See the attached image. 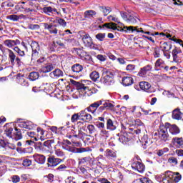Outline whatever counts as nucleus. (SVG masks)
Instances as JSON below:
<instances>
[{
	"instance_id": "obj_1",
	"label": "nucleus",
	"mask_w": 183,
	"mask_h": 183,
	"mask_svg": "<svg viewBox=\"0 0 183 183\" xmlns=\"http://www.w3.org/2000/svg\"><path fill=\"white\" fill-rule=\"evenodd\" d=\"M114 105L109 102V100L102 99L99 101L91 104L86 110L91 114H97V112H104V111H113Z\"/></svg>"
},
{
	"instance_id": "obj_2",
	"label": "nucleus",
	"mask_w": 183,
	"mask_h": 183,
	"mask_svg": "<svg viewBox=\"0 0 183 183\" xmlns=\"http://www.w3.org/2000/svg\"><path fill=\"white\" fill-rule=\"evenodd\" d=\"M79 34L80 35L81 41L86 48H89L90 49H94V51H99L98 44L94 43V40L89 34L85 32L84 30H81L79 31Z\"/></svg>"
},
{
	"instance_id": "obj_3",
	"label": "nucleus",
	"mask_w": 183,
	"mask_h": 183,
	"mask_svg": "<svg viewBox=\"0 0 183 183\" xmlns=\"http://www.w3.org/2000/svg\"><path fill=\"white\" fill-rule=\"evenodd\" d=\"M70 82L71 85H74V86H76L79 92H82V94H84V95L86 97H92V95H94L98 92V89L95 88L89 89V87L86 86L85 84L74 79H70Z\"/></svg>"
},
{
	"instance_id": "obj_4",
	"label": "nucleus",
	"mask_w": 183,
	"mask_h": 183,
	"mask_svg": "<svg viewBox=\"0 0 183 183\" xmlns=\"http://www.w3.org/2000/svg\"><path fill=\"white\" fill-rule=\"evenodd\" d=\"M101 84L103 85H112L115 84V79H114V72L111 70H104L100 79Z\"/></svg>"
},
{
	"instance_id": "obj_5",
	"label": "nucleus",
	"mask_w": 183,
	"mask_h": 183,
	"mask_svg": "<svg viewBox=\"0 0 183 183\" xmlns=\"http://www.w3.org/2000/svg\"><path fill=\"white\" fill-rule=\"evenodd\" d=\"M167 125H171L169 123H166L165 125L162 124L159 126L158 129L159 132V138L161 141L164 142H167V141H169V134H168V127Z\"/></svg>"
},
{
	"instance_id": "obj_6",
	"label": "nucleus",
	"mask_w": 183,
	"mask_h": 183,
	"mask_svg": "<svg viewBox=\"0 0 183 183\" xmlns=\"http://www.w3.org/2000/svg\"><path fill=\"white\" fill-rule=\"evenodd\" d=\"M7 52L9 54V61L11 63V65H17V66H21L22 65V60L19 56H16V54L11 49H7Z\"/></svg>"
},
{
	"instance_id": "obj_7",
	"label": "nucleus",
	"mask_w": 183,
	"mask_h": 183,
	"mask_svg": "<svg viewBox=\"0 0 183 183\" xmlns=\"http://www.w3.org/2000/svg\"><path fill=\"white\" fill-rule=\"evenodd\" d=\"M30 46L32 49L31 52V61H36V59H38L39 56V43H38L36 41H32L30 44Z\"/></svg>"
},
{
	"instance_id": "obj_8",
	"label": "nucleus",
	"mask_w": 183,
	"mask_h": 183,
	"mask_svg": "<svg viewBox=\"0 0 183 183\" xmlns=\"http://www.w3.org/2000/svg\"><path fill=\"white\" fill-rule=\"evenodd\" d=\"M61 162H64V160L60 158H56L54 155H51L47 158L48 168H55V167H58Z\"/></svg>"
},
{
	"instance_id": "obj_9",
	"label": "nucleus",
	"mask_w": 183,
	"mask_h": 183,
	"mask_svg": "<svg viewBox=\"0 0 183 183\" xmlns=\"http://www.w3.org/2000/svg\"><path fill=\"white\" fill-rule=\"evenodd\" d=\"M66 151H69V152H72L73 154H84V152H88L89 151V147L76 148L75 147L67 146L66 147Z\"/></svg>"
},
{
	"instance_id": "obj_10",
	"label": "nucleus",
	"mask_w": 183,
	"mask_h": 183,
	"mask_svg": "<svg viewBox=\"0 0 183 183\" xmlns=\"http://www.w3.org/2000/svg\"><path fill=\"white\" fill-rule=\"evenodd\" d=\"M43 26L44 29L49 31V34L51 35H56L58 34V29L56 28L58 25L54 24L52 23H43Z\"/></svg>"
},
{
	"instance_id": "obj_11",
	"label": "nucleus",
	"mask_w": 183,
	"mask_h": 183,
	"mask_svg": "<svg viewBox=\"0 0 183 183\" xmlns=\"http://www.w3.org/2000/svg\"><path fill=\"white\" fill-rule=\"evenodd\" d=\"M4 46H6V48H10L14 49L15 46H17V45H21V41L19 39H15V40L6 39L4 41Z\"/></svg>"
},
{
	"instance_id": "obj_12",
	"label": "nucleus",
	"mask_w": 183,
	"mask_h": 183,
	"mask_svg": "<svg viewBox=\"0 0 183 183\" xmlns=\"http://www.w3.org/2000/svg\"><path fill=\"white\" fill-rule=\"evenodd\" d=\"M73 50L77 54L78 56L80 58H85V56H89V61H92V56L88 54V52L85 51L83 49L81 48H73Z\"/></svg>"
},
{
	"instance_id": "obj_13",
	"label": "nucleus",
	"mask_w": 183,
	"mask_h": 183,
	"mask_svg": "<svg viewBox=\"0 0 183 183\" xmlns=\"http://www.w3.org/2000/svg\"><path fill=\"white\" fill-rule=\"evenodd\" d=\"M32 158L36 164H39L40 165H44V164H45V161H46V157L44 154H34L32 156Z\"/></svg>"
},
{
	"instance_id": "obj_14",
	"label": "nucleus",
	"mask_w": 183,
	"mask_h": 183,
	"mask_svg": "<svg viewBox=\"0 0 183 183\" xmlns=\"http://www.w3.org/2000/svg\"><path fill=\"white\" fill-rule=\"evenodd\" d=\"M16 79L18 84H19L24 88H28V86H29V82L25 79V77L24 75L21 74V73H19L16 75Z\"/></svg>"
},
{
	"instance_id": "obj_15",
	"label": "nucleus",
	"mask_w": 183,
	"mask_h": 183,
	"mask_svg": "<svg viewBox=\"0 0 183 183\" xmlns=\"http://www.w3.org/2000/svg\"><path fill=\"white\" fill-rule=\"evenodd\" d=\"M80 121L84 122H91L92 121V115L86 113L85 110L80 111Z\"/></svg>"
},
{
	"instance_id": "obj_16",
	"label": "nucleus",
	"mask_w": 183,
	"mask_h": 183,
	"mask_svg": "<svg viewBox=\"0 0 183 183\" xmlns=\"http://www.w3.org/2000/svg\"><path fill=\"white\" fill-rule=\"evenodd\" d=\"M131 139H132V136H129V134L127 132H123V134H122L119 138V141L124 145H127Z\"/></svg>"
},
{
	"instance_id": "obj_17",
	"label": "nucleus",
	"mask_w": 183,
	"mask_h": 183,
	"mask_svg": "<svg viewBox=\"0 0 183 183\" xmlns=\"http://www.w3.org/2000/svg\"><path fill=\"white\" fill-rule=\"evenodd\" d=\"M119 32H127L129 34H134V32H138V26H124L122 29H118Z\"/></svg>"
},
{
	"instance_id": "obj_18",
	"label": "nucleus",
	"mask_w": 183,
	"mask_h": 183,
	"mask_svg": "<svg viewBox=\"0 0 183 183\" xmlns=\"http://www.w3.org/2000/svg\"><path fill=\"white\" fill-rule=\"evenodd\" d=\"M118 128V122L112 121L111 119H107V129L110 131H115Z\"/></svg>"
},
{
	"instance_id": "obj_19",
	"label": "nucleus",
	"mask_w": 183,
	"mask_h": 183,
	"mask_svg": "<svg viewBox=\"0 0 183 183\" xmlns=\"http://www.w3.org/2000/svg\"><path fill=\"white\" fill-rule=\"evenodd\" d=\"M71 71L74 75H81V72L84 71V66L76 63L71 66Z\"/></svg>"
},
{
	"instance_id": "obj_20",
	"label": "nucleus",
	"mask_w": 183,
	"mask_h": 183,
	"mask_svg": "<svg viewBox=\"0 0 183 183\" xmlns=\"http://www.w3.org/2000/svg\"><path fill=\"white\" fill-rule=\"evenodd\" d=\"M16 11L19 12H24L25 14H28V12H35V9L34 8H27L22 5H16L15 6Z\"/></svg>"
},
{
	"instance_id": "obj_21",
	"label": "nucleus",
	"mask_w": 183,
	"mask_h": 183,
	"mask_svg": "<svg viewBox=\"0 0 183 183\" xmlns=\"http://www.w3.org/2000/svg\"><path fill=\"white\" fill-rule=\"evenodd\" d=\"M140 145L143 149H147L148 148V145H149V139L148 138V135L144 134L143 137L139 139Z\"/></svg>"
},
{
	"instance_id": "obj_22",
	"label": "nucleus",
	"mask_w": 183,
	"mask_h": 183,
	"mask_svg": "<svg viewBox=\"0 0 183 183\" xmlns=\"http://www.w3.org/2000/svg\"><path fill=\"white\" fill-rule=\"evenodd\" d=\"M7 19L10 21H13V22H18L19 19H26V16L24 14L16 15V14H11L7 16Z\"/></svg>"
},
{
	"instance_id": "obj_23",
	"label": "nucleus",
	"mask_w": 183,
	"mask_h": 183,
	"mask_svg": "<svg viewBox=\"0 0 183 183\" xmlns=\"http://www.w3.org/2000/svg\"><path fill=\"white\" fill-rule=\"evenodd\" d=\"M49 76L54 79L61 78V76H64V71L59 69H56L54 71L49 73Z\"/></svg>"
},
{
	"instance_id": "obj_24",
	"label": "nucleus",
	"mask_w": 183,
	"mask_h": 183,
	"mask_svg": "<svg viewBox=\"0 0 183 183\" xmlns=\"http://www.w3.org/2000/svg\"><path fill=\"white\" fill-rule=\"evenodd\" d=\"M20 128H25L26 129H34L35 124L32 122H22L19 124Z\"/></svg>"
},
{
	"instance_id": "obj_25",
	"label": "nucleus",
	"mask_w": 183,
	"mask_h": 183,
	"mask_svg": "<svg viewBox=\"0 0 183 183\" xmlns=\"http://www.w3.org/2000/svg\"><path fill=\"white\" fill-rule=\"evenodd\" d=\"M172 175H171V171H167L164 172V175L161 181L162 183H172Z\"/></svg>"
},
{
	"instance_id": "obj_26",
	"label": "nucleus",
	"mask_w": 183,
	"mask_h": 183,
	"mask_svg": "<svg viewBox=\"0 0 183 183\" xmlns=\"http://www.w3.org/2000/svg\"><path fill=\"white\" fill-rule=\"evenodd\" d=\"M139 86L142 91H144V92H151V84L147 81H140Z\"/></svg>"
},
{
	"instance_id": "obj_27",
	"label": "nucleus",
	"mask_w": 183,
	"mask_h": 183,
	"mask_svg": "<svg viewBox=\"0 0 183 183\" xmlns=\"http://www.w3.org/2000/svg\"><path fill=\"white\" fill-rule=\"evenodd\" d=\"M122 84L124 86H131L134 84V79L131 76H124L122 79Z\"/></svg>"
},
{
	"instance_id": "obj_28",
	"label": "nucleus",
	"mask_w": 183,
	"mask_h": 183,
	"mask_svg": "<svg viewBox=\"0 0 183 183\" xmlns=\"http://www.w3.org/2000/svg\"><path fill=\"white\" fill-rule=\"evenodd\" d=\"M170 175H172V183H178L180 179H182V175L179 172H172L170 171Z\"/></svg>"
},
{
	"instance_id": "obj_29",
	"label": "nucleus",
	"mask_w": 183,
	"mask_h": 183,
	"mask_svg": "<svg viewBox=\"0 0 183 183\" xmlns=\"http://www.w3.org/2000/svg\"><path fill=\"white\" fill-rule=\"evenodd\" d=\"M44 152L52 151V140H46L43 143Z\"/></svg>"
},
{
	"instance_id": "obj_30",
	"label": "nucleus",
	"mask_w": 183,
	"mask_h": 183,
	"mask_svg": "<svg viewBox=\"0 0 183 183\" xmlns=\"http://www.w3.org/2000/svg\"><path fill=\"white\" fill-rule=\"evenodd\" d=\"M31 143L34 144V149H36L37 152H44V143L41 142H35L32 141H31Z\"/></svg>"
},
{
	"instance_id": "obj_31",
	"label": "nucleus",
	"mask_w": 183,
	"mask_h": 183,
	"mask_svg": "<svg viewBox=\"0 0 183 183\" xmlns=\"http://www.w3.org/2000/svg\"><path fill=\"white\" fill-rule=\"evenodd\" d=\"M43 12L44 14H46L47 15H49V14H57V15H59V12H58V10L55 8H52L51 6H46L43 8Z\"/></svg>"
},
{
	"instance_id": "obj_32",
	"label": "nucleus",
	"mask_w": 183,
	"mask_h": 183,
	"mask_svg": "<svg viewBox=\"0 0 183 183\" xmlns=\"http://www.w3.org/2000/svg\"><path fill=\"white\" fill-rule=\"evenodd\" d=\"M172 142L174 145H177L178 148H183V138L182 137H174L172 139Z\"/></svg>"
},
{
	"instance_id": "obj_33",
	"label": "nucleus",
	"mask_w": 183,
	"mask_h": 183,
	"mask_svg": "<svg viewBox=\"0 0 183 183\" xmlns=\"http://www.w3.org/2000/svg\"><path fill=\"white\" fill-rule=\"evenodd\" d=\"M151 69H152V67L149 64L146 66H144L139 71V76H142V78H144V76L147 75V72H148L149 71H151Z\"/></svg>"
},
{
	"instance_id": "obj_34",
	"label": "nucleus",
	"mask_w": 183,
	"mask_h": 183,
	"mask_svg": "<svg viewBox=\"0 0 183 183\" xmlns=\"http://www.w3.org/2000/svg\"><path fill=\"white\" fill-rule=\"evenodd\" d=\"M182 114V112H181V110L179 109H175L172 112V117L173 118V119H177V121H179L180 119H182V117L181 116Z\"/></svg>"
},
{
	"instance_id": "obj_35",
	"label": "nucleus",
	"mask_w": 183,
	"mask_h": 183,
	"mask_svg": "<svg viewBox=\"0 0 183 183\" xmlns=\"http://www.w3.org/2000/svg\"><path fill=\"white\" fill-rule=\"evenodd\" d=\"M54 69V64L51 63H48L45 66H44L41 69V72H43V74H48V72H51V71H53Z\"/></svg>"
},
{
	"instance_id": "obj_36",
	"label": "nucleus",
	"mask_w": 183,
	"mask_h": 183,
	"mask_svg": "<svg viewBox=\"0 0 183 183\" xmlns=\"http://www.w3.org/2000/svg\"><path fill=\"white\" fill-rule=\"evenodd\" d=\"M14 129L16 132L13 133V139H15V141L22 139V132H21V129L15 127Z\"/></svg>"
},
{
	"instance_id": "obj_37",
	"label": "nucleus",
	"mask_w": 183,
	"mask_h": 183,
	"mask_svg": "<svg viewBox=\"0 0 183 183\" xmlns=\"http://www.w3.org/2000/svg\"><path fill=\"white\" fill-rule=\"evenodd\" d=\"M169 131L172 135H178L179 132H181V130L179 129V127L177 126L176 124L170 125Z\"/></svg>"
},
{
	"instance_id": "obj_38",
	"label": "nucleus",
	"mask_w": 183,
	"mask_h": 183,
	"mask_svg": "<svg viewBox=\"0 0 183 183\" xmlns=\"http://www.w3.org/2000/svg\"><path fill=\"white\" fill-rule=\"evenodd\" d=\"M117 25V23L109 22L103 24L102 28H107V29H112L113 31H117V29H118Z\"/></svg>"
},
{
	"instance_id": "obj_39",
	"label": "nucleus",
	"mask_w": 183,
	"mask_h": 183,
	"mask_svg": "<svg viewBox=\"0 0 183 183\" xmlns=\"http://www.w3.org/2000/svg\"><path fill=\"white\" fill-rule=\"evenodd\" d=\"M91 161V157H86L78 159V165H88Z\"/></svg>"
},
{
	"instance_id": "obj_40",
	"label": "nucleus",
	"mask_w": 183,
	"mask_h": 183,
	"mask_svg": "<svg viewBox=\"0 0 183 183\" xmlns=\"http://www.w3.org/2000/svg\"><path fill=\"white\" fill-rule=\"evenodd\" d=\"M99 10L103 12L104 14V16H107L109 15V14H111V12L112 11V9H111V7L109 6H99Z\"/></svg>"
},
{
	"instance_id": "obj_41",
	"label": "nucleus",
	"mask_w": 183,
	"mask_h": 183,
	"mask_svg": "<svg viewBox=\"0 0 183 183\" xmlns=\"http://www.w3.org/2000/svg\"><path fill=\"white\" fill-rule=\"evenodd\" d=\"M97 15V11L94 10H86L84 12V18L86 19H91V18H94Z\"/></svg>"
},
{
	"instance_id": "obj_42",
	"label": "nucleus",
	"mask_w": 183,
	"mask_h": 183,
	"mask_svg": "<svg viewBox=\"0 0 183 183\" xmlns=\"http://www.w3.org/2000/svg\"><path fill=\"white\" fill-rule=\"evenodd\" d=\"M54 24H59L60 26H62V28H65L66 26V21L65 19L56 17V19L54 21Z\"/></svg>"
},
{
	"instance_id": "obj_43",
	"label": "nucleus",
	"mask_w": 183,
	"mask_h": 183,
	"mask_svg": "<svg viewBox=\"0 0 183 183\" xmlns=\"http://www.w3.org/2000/svg\"><path fill=\"white\" fill-rule=\"evenodd\" d=\"M89 77L94 82H97L99 79V72L94 71L89 74Z\"/></svg>"
},
{
	"instance_id": "obj_44",
	"label": "nucleus",
	"mask_w": 183,
	"mask_h": 183,
	"mask_svg": "<svg viewBox=\"0 0 183 183\" xmlns=\"http://www.w3.org/2000/svg\"><path fill=\"white\" fill-rule=\"evenodd\" d=\"M106 157L109 159H114V158H117V153L108 149L106 150Z\"/></svg>"
},
{
	"instance_id": "obj_45",
	"label": "nucleus",
	"mask_w": 183,
	"mask_h": 183,
	"mask_svg": "<svg viewBox=\"0 0 183 183\" xmlns=\"http://www.w3.org/2000/svg\"><path fill=\"white\" fill-rule=\"evenodd\" d=\"M147 44H148V41L145 40V39H142L141 37H139V48L140 49H147Z\"/></svg>"
},
{
	"instance_id": "obj_46",
	"label": "nucleus",
	"mask_w": 183,
	"mask_h": 183,
	"mask_svg": "<svg viewBox=\"0 0 183 183\" xmlns=\"http://www.w3.org/2000/svg\"><path fill=\"white\" fill-rule=\"evenodd\" d=\"M26 135L30 137V138H33V141H39V134H36L35 132H27Z\"/></svg>"
},
{
	"instance_id": "obj_47",
	"label": "nucleus",
	"mask_w": 183,
	"mask_h": 183,
	"mask_svg": "<svg viewBox=\"0 0 183 183\" xmlns=\"http://www.w3.org/2000/svg\"><path fill=\"white\" fill-rule=\"evenodd\" d=\"M162 51L168 52L169 51H171V49H172V44L169 41H165L162 44Z\"/></svg>"
},
{
	"instance_id": "obj_48",
	"label": "nucleus",
	"mask_w": 183,
	"mask_h": 183,
	"mask_svg": "<svg viewBox=\"0 0 183 183\" xmlns=\"http://www.w3.org/2000/svg\"><path fill=\"white\" fill-rule=\"evenodd\" d=\"M168 152H169V148L164 147L163 149H160L157 150V157H162Z\"/></svg>"
},
{
	"instance_id": "obj_49",
	"label": "nucleus",
	"mask_w": 183,
	"mask_h": 183,
	"mask_svg": "<svg viewBox=\"0 0 183 183\" xmlns=\"http://www.w3.org/2000/svg\"><path fill=\"white\" fill-rule=\"evenodd\" d=\"M39 78V73L36 71H32L29 75V79L30 81H36Z\"/></svg>"
},
{
	"instance_id": "obj_50",
	"label": "nucleus",
	"mask_w": 183,
	"mask_h": 183,
	"mask_svg": "<svg viewBox=\"0 0 183 183\" xmlns=\"http://www.w3.org/2000/svg\"><path fill=\"white\" fill-rule=\"evenodd\" d=\"M13 50L14 52H16V54L19 55V56H21V58L25 56V51L24 50H21L19 47L15 46L13 48Z\"/></svg>"
},
{
	"instance_id": "obj_51",
	"label": "nucleus",
	"mask_w": 183,
	"mask_h": 183,
	"mask_svg": "<svg viewBox=\"0 0 183 183\" xmlns=\"http://www.w3.org/2000/svg\"><path fill=\"white\" fill-rule=\"evenodd\" d=\"M164 65H165V61L162 59H158L154 63L155 68H164Z\"/></svg>"
},
{
	"instance_id": "obj_52",
	"label": "nucleus",
	"mask_w": 183,
	"mask_h": 183,
	"mask_svg": "<svg viewBox=\"0 0 183 183\" xmlns=\"http://www.w3.org/2000/svg\"><path fill=\"white\" fill-rule=\"evenodd\" d=\"M129 135L132 137V139L133 138H137V135H138V129H134V128H129Z\"/></svg>"
},
{
	"instance_id": "obj_53",
	"label": "nucleus",
	"mask_w": 183,
	"mask_h": 183,
	"mask_svg": "<svg viewBox=\"0 0 183 183\" xmlns=\"http://www.w3.org/2000/svg\"><path fill=\"white\" fill-rule=\"evenodd\" d=\"M12 131H14V128L9 127L6 128L4 131V134L8 137V138H14V134H12Z\"/></svg>"
},
{
	"instance_id": "obj_54",
	"label": "nucleus",
	"mask_w": 183,
	"mask_h": 183,
	"mask_svg": "<svg viewBox=\"0 0 183 183\" xmlns=\"http://www.w3.org/2000/svg\"><path fill=\"white\" fill-rule=\"evenodd\" d=\"M106 36L107 34L105 33H98L97 34H96L95 38L96 39H97V41L102 42L103 41H104Z\"/></svg>"
},
{
	"instance_id": "obj_55",
	"label": "nucleus",
	"mask_w": 183,
	"mask_h": 183,
	"mask_svg": "<svg viewBox=\"0 0 183 183\" xmlns=\"http://www.w3.org/2000/svg\"><path fill=\"white\" fill-rule=\"evenodd\" d=\"M71 141L74 147H76V148H82V143L81 142L77 141L76 138L73 137Z\"/></svg>"
},
{
	"instance_id": "obj_56",
	"label": "nucleus",
	"mask_w": 183,
	"mask_h": 183,
	"mask_svg": "<svg viewBox=\"0 0 183 183\" xmlns=\"http://www.w3.org/2000/svg\"><path fill=\"white\" fill-rule=\"evenodd\" d=\"M78 119H81L80 112L79 113H74L71 117V121L73 124H75Z\"/></svg>"
},
{
	"instance_id": "obj_57",
	"label": "nucleus",
	"mask_w": 183,
	"mask_h": 183,
	"mask_svg": "<svg viewBox=\"0 0 183 183\" xmlns=\"http://www.w3.org/2000/svg\"><path fill=\"white\" fill-rule=\"evenodd\" d=\"M36 134H39V139H41L42 141V139H44V134H45V131H44L43 129L41 127H37Z\"/></svg>"
},
{
	"instance_id": "obj_58",
	"label": "nucleus",
	"mask_w": 183,
	"mask_h": 183,
	"mask_svg": "<svg viewBox=\"0 0 183 183\" xmlns=\"http://www.w3.org/2000/svg\"><path fill=\"white\" fill-rule=\"evenodd\" d=\"M55 177L54 176V174H52V173H50V174H49L48 175H45V176H44V178H47V180H46V182H54V178Z\"/></svg>"
},
{
	"instance_id": "obj_59",
	"label": "nucleus",
	"mask_w": 183,
	"mask_h": 183,
	"mask_svg": "<svg viewBox=\"0 0 183 183\" xmlns=\"http://www.w3.org/2000/svg\"><path fill=\"white\" fill-rule=\"evenodd\" d=\"M126 21L127 22H130V24H137V19L132 15H129Z\"/></svg>"
},
{
	"instance_id": "obj_60",
	"label": "nucleus",
	"mask_w": 183,
	"mask_h": 183,
	"mask_svg": "<svg viewBox=\"0 0 183 183\" xmlns=\"http://www.w3.org/2000/svg\"><path fill=\"white\" fill-rule=\"evenodd\" d=\"M139 181L140 183H152V181L151 180V179L148 177L139 178Z\"/></svg>"
},
{
	"instance_id": "obj_61",
	"label": "nucleus",
	"mask_w": 183,
	"mask_h": 183,
	"mask_svg": "<svg viewBox=\"0 0 183 183\" xmlns=\"http://www.w3.org/2000/svg\"><path fill=\"white\" fill-rule=\"evenodd\" d=\"M22 165L24 167H30V165H32V160L29 159H25L23 160Z\"/></svg>"
},
{
	"instance_id": "obj_62",
	"label": "nucleus",
	"mask_w": 183,
	"mask_h": 183,
	"mask_svg": "<svg viewBox=\"0 0 183 183\" xmlns=\"http://www.w3.org/2000/svg\"><path fill=\"white\" fill-rule=\"evenodd\" d=\"M87 129L89 131V134H94L96 131L95 126H94V124H89L87 126Z\"/></svg>"
},
{
	"instance_id": "obj_63",
	"label": "nucleus",
	"mask_w": 183,
	"mask_h": 183,
	"mask_svg": "<svg viewBox=\"0 0 183 183\" xmlns=\"http://www.w3.org/2000/svg\"><path fill=\"white\" fill-rule=\"evenodd\" d=\"M54 154L55 155H56V157H59L65 156V153L59 149H56L54 151Z\"/></svg>"
},
{
	"instance_id": "obj_64",
	"label": "nucleus",
	"mask_w": 183,
	"mask_h": 183,
	"mask_svg": "<svg viewBox=\"0 0 183 183\" xmlns=\"http://www.w3.org/2000/svg\"><path fill=\"white\" fill-rule=\"evenodd\" d=\"M139 170L138 172H144L145 171V164L141 162H138Z\"/></svg>"
}]
</instances>
